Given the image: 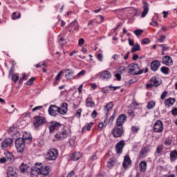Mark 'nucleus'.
<instances>
[{"instance_id":"nucleus-1","label":"nucleus","mask_w":177,"mask_h":177,"mask_svg":"<svg viewBox=\"0 0 177 177\" xmlns=\"http://www.w3.org/2000/svg\"><path fill=\"white\" fill-rule=\"evenodd\" d=\"M48 128L50 133H53L55 131L61 129V131H59L58 133L55 135V138L57 140H64V139L68 136V133H67V130L64 129V125L60 124V122L51 121Z\"/></svg>"},{"instance_id":"nucleus-2","label":"nucleus","mask_w":177,"mask_h":177,"mask_svg":"<svg viewBox=\"0 0 177 177\" xmlns=\"http://www.w3.org/2000/svg\"><path fill=\"white\" fill-rule=\"evenodd\" d=\"M32 142V136L31 134L26 132L23 135V138H18L15 140V147L19 153H23L26 149V143H31Z\"/></svg>"},{"instance_id":"nucleus-3","label":"nucleus","mask_w":177,"mask_h":177,"mask_svg":"<svg viewBox=\"0 0 177 177\" xmlns=\"http://www.w3.org/2000/svg\"><path fill=\"white\" fill-rule=\"evenodd\" d=\"M68 110V104L67 102H63L61 105V108L56 105H50L48 108V114L52 117H56L57 114H67Z\"/></svg>"},{"instance_id":"nucleus-4","label":"nucleus","mask_w":177,"mask_h":177,"mask_svg":"<svg viewBox=\"0 0 177 177\" xmlns=\"http://www.w3.org/2000/svg\"><path fill=\"white\" fill-rule=\"evenodd\" d=\"M59 157V151L55 149H50L46 154V160L47 161H55Z\"/></svg>"},{"instance_id":"nucleus-5","label":"nucleus","mask_w":177,"mask_h":177,"mask_svg":"<svg viewBox=\"0 0 177 177\" xmlns=\"http://www.w3.org/2000/svg\"><path fill=\"white\" fill-rule=\"evenodd\" d=\"M129 73L131 74V73L133 74V75H140V74H142L143 69H140V66H139L138 64H131L129 66Z\"/></svg>"},{"instance_id":"nucleus-6","label":"nucleus","mask_w":177,"mask_h":177,"mask_svg":"<svg viewBox=\"0 0 177 177\" xmlns=\"http://www.w3.org/2000/svg\"><path fill=\"white\" fill-rule=\"evenodd\" d=\"M47 122L46 119L44 116L36 115L34 117L33 125L35 128H39V127L45 125Z\"/></svg>"},{"instance_id":"nucleus-7","label":"nucleus","mask_w":177,"mask_h":177,"mask_svg":"<svg viewBox=\"0 0 177 177\" xmlns=\"http://www.w3.org/2000/svg\"><path fill=\"white\" fill-rule=\"evenodd\" d=\"M39 168V174L40 175H44V176H48L49 174H50V171H52V167L49 165L48 166H42V163L37 164Z\"/></svg>"},{"instance_id":"nucleus-8","label":"nucleus","mask_w":177,"mask_h":177,"mask_svg":"<svg viewBox=\"0 0 177 177\" xmlns=\"http://www.w3.org/2000/svg\"><path fill=\"white\" fill-rule=\"evenodd\" d=\"M164 130V124L162 121L158 120L153 124L152 131L156 133H161Z\"/></svg>"},{"instance_id":"nucleus-9","label":"nucleus","mask_w":177,"mask_h":177,"mask_svg":"<svg viewBox=\"0 0 177 177\" xmlns=\"http://www.w3.org/2000/svg\"><path fill=\"white\" fill-rule=\"evenodd\" d=\"M111 133L113 138H121V136H122V133H124V127L115 125Z\"/></svg>"},{"instance_id":"nucleus-10","label":"nucleus","mask_w":177,"mask_h":177,"mask_svg":"<svg viewBox=\"0 0 177 177\" xmlns=\"http://www.w3.org/2000/svg\"><path fill=\"white\" fill-rule=\"evenodd\" d=\"M97 78H100L105 81H109L111 78V73L109 71H102L96 75Z\"/></svg>"},{"instance_id":"nucleus-11","label":"nucleus","mask_w":177,"mask_h":177,"mask_svg":"<svg viewBox=\"0 0 177 177\" xmlns=\"http://www.w3.org/2000/svg\"><path fill=\"white\" fill-rule=\"evenodd\" d=\"M127 115H125V113L120 114L116 119L115 125H117V127H122L127 122Z\"/></svg>"},{"instance_id":"nucleus-12","label":"nucleus","mask_w":177,"mask_h":177,"mask_svg":"<svg viewBox=\"0 0 177 177\" xmlns=\"http://www.w3.org/2000/svg\"><path fill=\"white\" fill-rule=\"evenodd\" d=\"M125 146V141L124 140L118 142L115 147L116 154H121Z\"/></svg>"},{"instance_id":"nucleus-13","label":"nucleus","mask_w":177,"mask_h":177,"mask_svg":"<svg viewBox=\"0 0 177 177\" xmlns=\"http://www.w3.org/2000/svg\"><path fill=\"white\" fill-rule=\"evenodd\" d=\"M39 167L38 164H36L34 167L30 169V177H38V175H40Z\"/></svg>"},{"instance_id":"nucleus-14","label":"nucleus","mask_w":177,"mask_h":177,"mask_svg":"<svg viewBox=\"0 0 177 177\" xmlns=\"http://www.w3.org/2000/svg\"><path fill=\"white\" fill-rule=\"evenodd\" d=\"M7 177H17V169L9 167L7 169Z\"/></svg>"},{"instance_id":"nucleus-15","label":"nucleus","mask_w":177,"mask_h":177,"mask_svg":"<svg viewBox=\"0 0 177 177\" xmlns=\"http://www.w3.org/2000/svg\"><path fill=\"white\" fill-rule=\"evenodd\" d=\"M149 152H150V148H149V146L143 147L139 152V158H145V157L147 156V153Z\"/></svg>"},{"instance_id":"nucleus-16","label":"nucleus","mask_w":177,"mask_h":177,"mask_svg":"<svg viewBox=\"0 0 177 177\" xmlns=\"http://www.w3.org/2000/svg\"><path fill=\"white\" fill-rule=\"evenodd\" d=\"M162 63L165 66H172L174 64V61H172V57L169 55H165L162 59Z\"/></svg>"},{"instance_id":"nucleus-17","label":"nucleus","mask_w":177,"mask_h":177,"mask_svg":"<svg viewBox=\"0 0 177 177\" xmlns=\"http://www.w3.org/2000/svg\"><path fill=\"white\" fill-rule=\"evenodd\" d=\"M160 66H161V62L157 59L152 61L150 64V68L152 71H157Z\"/></svg>"},{"instance_id":"nucleus-18","label":"nucleus","mask_w":177,"mask_h":177,"mask_svg":"<svg viewBox=\"0 0 177 177\" xmlns=\"http://www.w3.org/2000/svg\"><path fill=\"white\" fill-rule=\"evenodd\" d=\"M13 143V139L12 138H6L1 145V147L2 149H6L8 147L10 146Z\"/></svg>"},{"instance_id":"nucleus-19","label":"nucleus","mask_w":177,"mask_h":177,"mask_svg":"<svg viewBox=\"0 0 177 177\" xmlns=\"http://www.w3.org/2000/svg\"><path fill=\"white\" fill-rule=\"evenodd\" d=\"M142 5L143 11L141 14V17H146V15L149 13V3L143 1Z\"/></svg>"},{"instance_id":"nucleus-20","label":"nucleus","mask_w":177,"mask_h":177,"mask_svg":"<svg viewBox=\"0 0 177 177\" xmlns=\"http://www.w3.org/2000/svg\"><path fill=\"white\" fill-rule=\"evenodd\" d=\"M140 172L145 174L147 170V162L142 160L139 163Z\"/></svg>"},{"instance_id":"nucleus-21","label":"nucleus","mask_w":177,"mask_h":177,"mask_svg":"<svg viewBox=\"0 0 177 177\" xmlns=\"http://www.w3.org/2000/svg\"><path fill=\"white\" fill-rule=\"evenodd\" d=\"M175 102H176L175 98L169 97L165 100V105L166 107H171V106H174Z\"/></svg>"},{"instance_id":"nucleus-22","label":"nucleus","mask_w":177,"mask_h":177,"mask_svg":"<svg viewBox=\"0 0 177 177\" xmlns=\"http://www.w3.org/2000/svg\"><path fill=\"white\" fill-rule=\"evenodd\" d=\"M131 162L129 156H125L122 163L123 168H128V165H131Z\"/></svg>"},{"instance_id":"nucleus-23","label":"nucleus","mask_w":177,"mask_h":177,"mask_svg":"<svg viewBox=\"0 0 177 177\" xmlns=\"http://www.w3.org/2000/svg\"><path fill=\"white\" fill-rule=\"evenodd\" d=\"M150 82L153 84V86H160L161 85V82H160V78L156 76L152 77L150 79Z\"/></svg>"},{"instance_id":"nucleus-24","label":"nucleus","mask_w":177,"mask_h":177,"mask_svg":"<svg viewBox=\"0 0 177 177\" xmlns=\"http://www.w3.org/2000/svg\"><path fill=\"white\" fill-rule=\"evenodd\" d=\"M81 158V153L80 152H73L70 155V159L72 161H78Z\"/></svg>"},{"instance_id":"nucleus-25","label":"nucleus","mask_w":177,"mask_h":177,"mask_svg":"<svg viewBox=\"0 0 177 177\" xmlns=\"http://www.w3.org/2000/svg\"><path fill=\"white\" fill-rule=\"evenodd\" d=\"M113 102H110L107 103V104L104 106V111H106V117L109 116V113L110 110H111V109H113Z\"/></svg>"},{"instance_id":"nucleus-26","label":"nucleus","mask_w":177,"mask_h":177,"mask_svg":"<svg viewBox=\"0 0 177 177\" xmlns=\"http://www.w3.org/2000/svg\"><path fill=\"white\" fill-rule=\"evenodd\" d=\"M66 73H67L66 74H65V77L67 80H74V78H73L74 76V71H73V70L71 69H66Z\"/></svg>"},{"instance_id":"nucleus-27","label":"nucleus","mask_w":177,"mask_h":177,"mask_svg":"<svg viewBox=\"0 0 177 177\" xmlns=\"http://www.w3.org/2000/svg\"><path fill=\"white\" fill-rule=\"evenodd\" d=\"M6 155V159L8 162H12V161L15 160V157L13 156V154L9 151H6L5 153Z\"/></svg>"},{"instance_id":"nucleus-28","label":"nucleus","mask_w":177,"mask_h":177,"mask_svg":"<svg viewBox=\"0 0 177 177\" xmlns=\"http://www.w3.org/2000/svg\"><path fill=\"white\" fill-rule=\"evenodd\" d=\"M30 168V166L27 164L21 163V165L19 166V169L21 172H27V170Z\"/></svg>"},{"instance_id":"nucleus-29","label":"nucleus","mask_w":177,"mask_h":177,"mask_svg":"<svg viewBox=\"0 0 177 177\" xmlns=\"http://www.w3.org/2000/svg\"><path fill=\"white\" fill-rule=\"evenodd\" d=\"M115 158H110L109 160L107 162V167L113 168V166L115 164Z\"/></svg>"},{"instance_id":"nucleus-30","label":"nucleus","mask_w":177,"mask_h":177,"mask_svg":"<svg viewBox=\"0 0 177 177\" xmlns=\"http://www.w3.org/2000/svg\"><path fill=\"white\" fill-rule=\"evenodd\" d=\"M86 107H93L95 106V102L92 101L91 97H88L86 100Z\"/></svg>"},{"instance_id":"nucleus-31","label":"nucleus","mask_w":177,"mask_h":177,"mask_svg":"<svg viewBox=\"0 0 177 177\" xmlns=\"http://www.w3.org/2000/svg\"><path fill=\"white\" fill-rule=\"evenodd\" d=\"M170 158H171V161H175V160H176V158H177V151L176 150H174L170 153Z\"/></svg>"},{"instance_id":"nucleus-32","label":"nucleus","mask_w":177,"mask_h":177,"mask_svg":"<svg viewBox=\"0 0 177 177\" xmlns=\"http://www.w3.org/2000/svg\"><path fill=\"white\" fill-rule=\"evenodd\" d=\"M93 125V123L90 122V123H88V124L87 126L84 127L82 130V133H84V132H85V131H91V128H92Z\"/></svg>"},{"instance_id":"nucleus-33","label":"nucleus","mask_w":177,"mask_h":177,"mask_svg":"<svg viewBox=\"0 0 177 177\" xmlns=\"http://www.w3.org/2000/svg\"><path fill=\"white\" fill-rule=\"evenodd\" d=\"M160 71L161 73H162V74H165V75H168V74H169V68L166 66H162L160 68Z\"/></svg>"},{"instance_id":"nucleus-34","label":"nucleus","mask_w":177,"mask_h":177,"mask_svg":"<svg viewBox=\"0 0 177 177\" xmlns=\"http://www.w3.org/2000/svg\"><path fill=\"white\" fill-rule=\"evenodd\" d=\"M138 50H140V45L137 44L132 47L131 53H135V52H138Z\"/></svg>"},{"instance_id":"nucleus-35","label":"nucleus","mask_w":177,"mask_h":177,"mask_svg":"<svg viewBox=\"0 0 177 177\" xmlns=\"http://www.w3.org/2000/svg\"><path fill=\"white\" fill-rule=\"evenodd\" d=\"M155 106H156V102H154V101L149 102L147 104L148 110H151V109H154Z\"/></svg>"},{"instance_id":"nucleus-36","label":"nucleus","mask_w":177,"mask_h":177,"mask_svg":"<svg viewBox=\"0 0 177 177\" xmlns=\"http://www.w3.org/2000/svg\"><path fill=\"white\" fill-rule=\"evenodd\" d=\"M86 73V71H85L84 70H82L80 73H78L77 75L74 76L73 78V79L80 78V77H82V75H85Z\"/></svg>"},{"instance_id":"nucleus-37","label":"nucleus","mask_w":177,"mask_h":177,"mask_svg":"<svg viewBox=\"0 0 177 177\" xmlns=\"http://www.w3.org/2000/svg\"><path fill=\"white\" fill-rule=\"evenodd\" d=\"M77 26H78V21H77V20H75V21H72V22H71L68 26H67V27H71V28H73V27H77Z\"/></svg>"},{"instance_id":"nucleus-38","label":"nucleus","mask_w":177,"mask_h":177,"mask_svg":"<svg viewBox=\"0 0 177 177\" xmlns=\"http://www.w3.org/2000/svg\"><path fill=\"white\" fill-rule=\"evenodd\" d=\"M12 81L15 84L19 81V75L17 73L12 75Z\"/></svg>"},{"instance_id":"nucleus-39","label":"nucleus","mask_w":177,"mask_h":177,"mask_svg":"<svg viewBox=\"0 0 177 177\" xmlns=\"http://www.w3.org/2000/svg\"><path fill=\"white\" fill-rule=\"evenodd\" d=\"M35 80H37V77H31L29 80H28L26 82V85H32V84L34 83V81H35Z\"/></svg>"},{"instance_id":"nucleus-40","label":"nucleus","mask_w":177,"mask_h":177,"mask_svg":"<svg viewBox=\"0 0 177 177\" xmlns=\"http://www.w3.org/2000/svg\"><path fill=\"white\" fill-rule=\"evenodd\" d=\"M164 145H165V146H171L172 145V140L166 138L164 142Z\"/></svg>"},{"instance_id":"nucleus-41","label":"nucleus","mask_w":177,"mask_h":177,"mask_svg":"<svg viewBox=\"0 0 177 177\" xmlns=\"http://www.w3.org/2000/svg\"><path fill=\"white\" fill-rule=\"evenodd\" d=\"M127 114L128 115H129V117H131V118H133V117H135V111H133V110L132 109H129L127 111Z\"/></svg>"},{"instance_id":"nucleus-42","label":"nucleus","mask_w":177,"mask_h":177,"mask_svg":"<svg viewBox=\"0 0 177 177\" xmlns=\"http://www.w3.org/2000/svg\"><path fill=\"white\" fill-rule=\"evenodd\" d=\"M142 45H147L150 44V39L148 38H144L141 41Z\"/></svg>"},{"instance_id":"nucleus-43","label":"nucleus","mask_w":177,"mask_h":177,"mask_svg":"<svg viewBox=\"0 0 177 177\" xmlns=\"http://www.w3.org/2000/svg\"><path fill=\"white\" fill-rule=\"evenodd\" d=\"M108 88L109 89H110V91H117V89H120V88H121V86H109Z\"/></svg>"},{"instance_id":"nucleus-44","label":"nucleus","mask_w":177,"mask_h":177,"mask_svg":"<svg viewBox=\"0 0 177 177\" xmlns=\"http://www.w3.org/2000/svg\"><path fill=\"white\" fill-rule=\"evenodd\" d=\"M16 15H17L16 12L12 13V20H16V19H20L21 14L19 12V15L17 17H16Z\"/></svg>"},{"instance_id":"nucleus-45","label":"nucleus","mask_w":177,"mask_h":177,"mask_svg":"<svg viewBox=\"0 0 177 177\" xmlns=\"http://www.w3.org/2000/svg\"><path fill=\"white\" fill-rule=\"evenodd\" d=\"M143 32V30L142 29H136L134 30L135 35L139 36Z\"/></svg>"},{"instance_id":"nucleus-46","label":"nucleus","mask_w":177,"mask_h":177,"mask_svg":"<svg viewBox=\"0 0 177 177\" xmlns=\"http://www.w3.org/2000/svg\"><path fill=\"white\" fill-rule=\"evenodd\" d=\"M62 74H63L62 71H59L55 77V81H60V78L62 77Z\"/></svg>"},{"instance_id":"nucleus-47","label":"nucleus","mask_w":177,"mask_h":177,"mask_svg":"<svg viewBox=\"0 0 177 177\" xmlns=\"http://www.w3.org/2000/svg\"><path fill=\"white\" fill-rule=\"evenodd\" d=\"M13 73H15V66L12 65L9 71V77L14 75Z\"/></svg>"},{"instance_id":"nucleus-48","label":"nucleus","mask_w":177,"mask_h":177,"mask_svg":"<svg viewBox=\"0 0 177 177\" xmlns=\"http://www.w3.org/2000/svg\"><path fill=\"white\" fill-rule=\"evenodd\" d=\"M168 95V91H165L162 93V95H161V96H160V99L162 100H164L165 99V97H167V95Z\"/></svg>"},{"instance_id":"nucleus-49","label":"nucleus","mask_w":177,"mask_h":177,"mask_svg":"<svg viewBox=\"0 0 177 177\" xmlns=\"http://www.w3.org/2000/svg\"><path fill=\"white\" fill-rule=\"evenodd\" d=\"M24 80H27V76L26 75V73L22 74V77L19 81V84H23V81Z\"/></svg>"},{"instance_id":"nucleus-50","label":"nucleus","mask_w":177,"mask_h":177,"mask_svg":"<svg viewBox=\"0 0 177 177\" xmlns=\"http://www.w3.org/2000/svg\"><path fill=\"white\" fill-rule=\"evenodd\" d=\"M97 59L99 62H103V54L102 53H98L97 55Z\"/></svg>"},{"instance_id":"nucleus-51","label":"nucleus","mask_w":177,"mask_h":177,"mask_svg":"<svg viewBox=\"0 0 177 177\" xmlns=\"http://www.w3.org/2000/svg\"><path fill=\"white\" fill-rule=\"evenodd\" d=\"M149 24L153 27H157V26H158V22L154 21V18H152V22H150Z\"/></svg>"},{"instance_id":"nucleus-52","label":"nucleus","mask_w":177,"mask_h":177,"mask_svg":"<svg viewBox=\"0 0 177 177\" xmlns=\"http://www.w3.org/2000/svg\"><path fill=\"white\" fill-rule=\"evenodd\" d=\"M85 44V40H84V38H80L78 41L79 46H82Z\"/></svg>"},{"instance_id":"nucleus-53","label":"nucleus","mask_w":177,"mask_h":177,"mask_svg":"<svg viewBox=\"0 0 177 177\" xmlns=\"http://www.w3.org/2000/svg\"><path fill=\"white\" fill-rule=\"evenodd\" d=\"M131 131L132 132H133L134 133H138V131H139V128L138 127H136L135 126H132L131 127Z\"/></svg>"},{"instance_id":"nucleus-54","label":"nucleus","mask_w":177,"mask_h":177,"mask_svg":"<svg viewBox=\"0 0 177 177\" xmlns=\"http://www.w3.org/2000/svg\"><path fill=\"white\" fill-rule=\"evenodd\" d=\"M81 113H82V109H79L76 112V115H77L78 118H81Z\"/></svg>"},{"instance_id":"nucleus-55","label":"nucleus","mask_w":177,"mask_h":177,"mask_svg":"<svg viewBox=\"0 0 177 177\" xmlns=\"http://www.w3.org/2000/svg\"><path fill=\"white\" fill-rule=\"evenodd\" d=\"M163 148L162 147H158L156 149L157 154H160L161 151H162Z\"/></svg>"},{"instance_id":"nucleus-56","label":"nucleus","mask_w":177,"mask_h":177,"mask_svg":"<svg viewBox=\"0 0 177 177\" xmlns=\"http://www.w3.org/2000/svg\"><path fill=\"white\" fill-rule=\"evenodd\" d=\"M161 48H162V52H165V50H168V47H167V44H161Z\"/></svg>"},{"instance_id":"nucleus-57","label":"nucleus","mask_w":177,"mask_h":177,"mask_svg":"<svg viewBox=\"0 0 177 177\" xmlns=\"http://www.w3.org/2000/svg\"><path fill=\"white\" fill-rule=\"evenodd\" d=\"M90 160H91V161H93L95 160H97V155H96V153H94L91 156Z\"/></svg>"},{"instance_id":"nucleus-58","label":"nucleus","mask_w":177,"mask_h":177,"mask_svg":"<svg viewBox=\"0 0 177 177\" xmlns=\"http://www.w3.org/2000/svg\"><path fill=\"white\" fill-rule=\"evenodd\" d=\"M75 174V172L73 170H72L70 171V173L68 174L66 177H73V176H74Z\"/></svg>"},{"instance_id":"nucleus-59","label":"nucleus","mask_w":177,"mask_h":177,"mask_svg":"<svg viewBox=\"0 0 177 177\" xmlns=\"http://www.w3.org/2000/svg\"><path fill=\"white\" fill-rule=\"evenodd\" d=\"M171 114H173V115H177V108L176 107L173 108V109L171 111Z\"/></svg>"},{"instance_id":"nucleus-60","label":"nucleus","mask_w":177,"mask_h":177,"mask_svg":"<svg viewBox=\"0 0 177 177\" xmlns=\"http://www.w3.org/2000/svg\"><path fill=\"white\" fill-rule=\"evenodd\" d=\"M97 115V112H96L95 110L93 111V113L91 114L92 118H96Z\"/></svg>"},{"instance_id":"nucleus-61","label":"nucleus","mask_w":177,"mask_h":177,"mask_svg":"<svg viewBox=\"0 0 177 177\" xmlns=\"http://www.w3.org/2000/svg\"><path fill=\"white\" fill-rule=\"evenodd\" d=\"M42 107H43L42 106H36L32 109V112L37 111V110H39V109H42Z\"/></svg>"},{"instance_id":"nucleus-62","label":"nucleus","mask_w":177,"mask_h":177,"mask_svg":"<svg viewBox=\"0 0 177 177\" xmlns=\"http://www.w3.org/2000/svg\"><path fill=\"white\" fill-rule=\"evenodd\" d=\"M165 38H167L165 35L160 36V37L159 38V42H162L165 39Z\"/></svg>"},{"instance_id":"nucleus-63","label":"nucleus","mask_w":177,"mask_h":177,"mask_svg":"<svg viewBox=\"0 0 177 177\" xmlns=\"http://www.w3.org/2000/svg\"><path fill=\"white\" fill-rule=\"evenodd\" d=\"M115 77L118 81H120L121 80V75L120 73H116L115 75Z\"/></svg>"},{"instance_id":"nucleus-64","label":"nucleus","mask_w":177,"mask_h":177,"mask_svg":"<svg viewBox=\"0 0 177 177\" xmlns=\"http://www.w3.org/2000/svg\"><path fill=\"white\" fill-rule=\"evenodd\" d=\"M69 145L73 147L75 145V141L73 139L69 140Z\"/></svg>"}]
</instances>
